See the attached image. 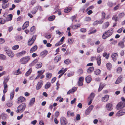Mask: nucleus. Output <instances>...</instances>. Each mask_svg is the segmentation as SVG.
<instances>
[{
	"instance_id": "1",
	"label": "nucleus",
	"mask_w": 125,
	"mask_h": 125,
	"mask_svg": "<svg viewBox=\"0 0 125 125\" xmlns=\"http://www.w3.org/2000/svg\"><path fill=\"white\" fill-rule=\"evenodd\" d=\"M4 50L6 53L10 57H13L14 56V54L12 51L7 47H5L4 48Z\"/></svg>"
},
{
	"instance_id": "2",
	"label": "nucleus",
	"mask_w": 125,
	"mask_h": 125,
	"mask_svg": "<svg viewBox=\"0 0 125 125\" xmlns=\"http://www.w3.org/2000/svg\"><path fill=\"white\" fill-rule=\"evenodd\" d=\"M30 59L29 56L24 57L20 59V62L21 64H25L27 63Z\"/></svg>"
},
{
	"instance_id": "3",
	"label": "nucleus",
	"mask_w": 125,
	"mask_h": 125,
	"mask_svg": "<svg viewBox=\"0 0 125 125\" xmlns=\"http://www.w3.org/2000/svg\"><path fill=\"white\" fill-rule=\"evenodd\" d=\"M112 33V30H109L104 33L102 36V38L104 39L111 35Z\"/></svg>"
},
{
	"instance_id": "4",
	"label": "nucleus",
	"mask_w": 125,
	"mask_h": 125,
	"mask_svg": "<svg viewBox=\"0 0 125 125\" xmlns=\"http://www.w3.org/2000/svg\"><path fill=\"white\" fill-rule=\"evenodd\" d=\"M26 107L25 104L23 103L21 104L17 107V112H22L25 109Z\"/></svg>"
},
{
	"instance_id": "5",
	"label": "nucleus",
	"mask_w": 125,
	"mask_h": 125,
	"mask_svg": "<svg viewBox=\"0 0 125 125\" xmlns=\"http://www.w3.org/2000/svg\"><path fill=\"white\" fill-rule=\"evenodd\" d=\"M125 106V104L124 103L121 102L119 103L117 105L116 108L117 110L123 108Z\"/></svg>"
},
{
	"instance_id": "6",
	"label": "nucleus",
	"mask_w": 125,
	"mask_h": 125,
	"mask_svg": "<svg viewBox=\"0 0 125 125\" xmlns=\"http://www.w3.org/2000/svg\"><path fill=\"white\" fill-rule=\"evenodd\" d=\"M8 0H4L2 1V8L5 9L8 7L9 6V3L7 2Z\"/></svg>"
},
{
	"instance_id": "7",
	"label": "nucleus",
	"mask_w": 125,
	"mask_h": 125,
	"mask_svg": "<svg viewBox=\"0 0 125 125\" xmlns=\"http://www.w3.org/2000/svg\"><path fill=\"white\" fill-rule=\"evenodd\" d=\"M60 122L61 125H66L68 123L66 118L63 117L60 118Z\"/></svg>"
},
{
	"instance_id": "8",
	"label": "nucleus",
	"mask_w": 125,
	"mask_h": 125,
	"mask_svg": "<svg viewBox=\"0 0 125 125\" xmlns=\"http://www.w3.org/2000/svg\"><path fill=\"white\" fill-rule=\"evenodd\" d=\"M44 70L38 71H37L38 75L37 77L35 78V79H37L39 78L40 76L42 75L45 72Z\"/></svg>"
},
{
	"instance_id": "9",
	"label": "nucleus",
	"mask_w": 125,
	"mask_h": 125,
	"mask_svg": "<svg viewBox=\"0 0 125 125\" xmlns=\"http://www.w3.org/2000/svg\"><path fill=\"white\" fill-rule=\"evenodd\" d=\"M25 98L22 96H20L18 98V103H20L24 102Z\"/></svg>"
},
{
	"instance_id": "10",
	"label": "nucleus",
	"mask_w": 125,
	"mask_h": 125,
	"mask_svg": "<svg viewBox=\"0 0 125 125\" xmlns=\"http://www.w3.org/2000/svg\"><path fill=\"white\" fill-rule=\"evenodd\" d=\"M43 83V82L42 81H39L36 87L37 90H38L41 88Z\"/></svg>"
},
{
	"instance_id": "11",
	"label": "nucleus",
	"mask_w": 125,
	"mask_h": 125,
	"mask_svg": "<svg viewBox=\"0 0 125 125\" xmlns=\"http://www.w3.org/2000/svg\"><path fill=\"white\" fill-rule=\"evenodd\" d=\"M125 114V112L124 110L119 111L116 114V115L117 116H120Z\"/></svg>"
},
{
	"instance_id": "12",
	"label": "nucleus",
	"mask_w": 125,
	"mask_h": 125,
	"mask_svg": "<svg viewBox=\"0 0 125 125\" xmlns=\"http://www.w3.org/2000/svg\"><path fill=\"white\" fill-rule=\"evenodd\" d=\"M13 17V15L12 14H10L8 15V17L6 18L5 20L6 21H10L12 20Z\"/></svg>"
},
{
	"instance_id": "13",
	"label": "nucleus",
	"mask_w": 125,
	"mask_h": 125,
	"mask_svg": "<svg viewBox=\"0 0 125 125\" xmlns=\"http://www.w3.org/2000/svg\"><path fill=\"white\" fill-rule=\"evenodd\" d=\"M106 107L109 111H111L113 109L112 105L110 103L106 105Z\"/></svg>"
},
{
	"instance_id": "14",
	"label": "nucleus",
	"mask_w": 125,
	"mask_h": 125,
	"mask_svg": "<svg viewBox=\"0 0 125 125\" xmlns=\"http://www.w3.org/2000/svg\"><path fill=\"white\" fill-rule=\"evenodd\" d=\"M26 53V52L25 51H23L17 53L16 55L17 56L20 57L24 55Z\"/></svg>"
},
{
	"instance_id": "15",
	"label": "nucleus",
	"mask_w": 125,
	"mask_h": 125,
	"mask_svg": "<svg viewBox=\"0 0 125 125\" xmlns=\"http://www.w3.org/2000/svg\"><path fill=\"white\" fill-rule=\"evenodd\" d=\"M109 96L107 95H106L103 97L102 98V100L104 102L107 101L108 99Z\"/></svg>"
},
{
	"instance_id": "16",
	"label": "nucleus",
	"mask_w": 125,
	"mask_h": 125,
	"mask_svg": "<svg viewBox=\"0 0 125 125\" xmlns=\"http://www.w3.org/2000/svg\"><path fill=\"white\" fill-rule=\"evenodd\" d=\"M117 54L116 53H113L112 55V57L113 60L115 61L116 60L117 57Z\"/></svg>"
},
{
	"instance_id": "17",
	"label": "nucleus",
	"mask_w": 125,
	"mask_h": 125,
	"mask_svg": "<svg viewBox=\"0 0 125 125\" xmlns=\"http://www.w3.org/2000/svg\"><path fill=\"white\" fill-rule=\"evenodd\" d=\"M29 23L28 21H26L23 24L22 26V29H24L28 27L29 25Z\"/></svg>"
},
{
	"instance_id": "18",
	"label": "nucleus",
	"mask_w": 125,
	"mask_h": 125,
	"mask_svg": "<svg viewBox=\"0 0 125 125\" xmlns=\"http://www.w3.org/2000/svg\"><path fill=\"white\" fill-rule=\"evenodd\" d=\"M46 74V79L48 80L50 79L51 78L52 75V73L49 72L47 73Z\"/></svg>"
},
{
	"instance_id": "19",
	"label": "nucleus",
	"mask_w": 125,
	"mask_h": 125,
	"mask_svg": "<svg viewBox=\"0 0 125 125\" xmlns=\"http://www.w3.org/2000/svg\"><path fill=\"white\" fill-rule=\"evenodd\" d=\"M80 26L81 25L80 24H77L76 25L71 26V27L73 29L75 30L77 29L78 28L80 27Z\"/></svg>"
},
{
	"instance_id": "20",
	"label": "nucleus",
	"mask_w": 125,
	"mask_h": 125,
	"mask_svg": "<svg viewBox=\"0 0 125 125\" xmlns=\"http://www.w3.org/2000/svg\"><path fill=\"white\" fill-rule=\"evenodd\" d=\"M85 80L87 83H89L91 80V78L90 76H88L85 78Z\"/></svg>"
},
{
	"instance_id": "21",
	"label": "nucleus",
	"mask_w": 125,
	"mask_h": 125,
	"mask_svg": "<svg viewBox=\"0 0 125 125\" xmlns=\"http://www.w3.org/2000/svg\"><path fill=\"white\" fill-rule=\"evenodd\" d=\"M109 23L108 22H107L104 23L103 25L102 28L103 29H105L107 28L108 26H109Z\"/></svg>"
},
{
	"instance_id": "22",
	"label": "nucleus",
	"mask_w": 125,
	"mask_h": 125,
	"mask_svg": "<svg viewBox=\"0 0 125 125\" xmlns=\"http://www.w3.org/2000/svg\"><path fill=\"white\" fill-rule=\"evenodd\" d=\"M118 47L121 48H123L125 46L124 42L121 41L120 42L118 43Z\"/></svg>"
},
{
	"instance_id": "23",
	"label": "nucleus",
	"mask_w": 125,
	"mask_h": 125,
	"mask_svg": "<svg viewBox=\"0 0 125 125\" xmlns=\"http://www.w3.org/2000/svg\"><path fill=\"white\" fill-rule=\"evenodd\" d=\"M96 60L97 64L99 66L101 62V59L100 57V56H97Z\"/></svg>"
},
{
	"instance_id": "24",
	"label": "nucleus",
	"mask_w": 125,
	"mask_h": 125,
	"mask_svg": "<svg viewBox=\"0 0 125 125\" xmlns=\"http://www.w3.org/2000/svg\"><path fill=\"white\" fill-rule=\"evenodd\" d=\"M42 64L41 62H38L36 65L35 67L37 69L40 68L42 66Z\"/></svg>"
},
{
	"instance_id": "25",
	"label": "nucleus",
	"mask_w": 125,
	"mask_h": 125,
	"mask_svg": "<svg viewBox=\"0 0 125 125\" xmlns=\"http://www.w3.org/2000/svg\"><path fill=\"white\" fill-rule=\"evenodd\" d=\"M77 89L76 87L75 88H73L71 90H69L67 92V94H70L71 93H72L75 91Z\"/></svg>"
},
{
	"instance_id": "26",
	"label": "nucleus",
	"mask_w": 125,
	"mask_h": 125,
	"mask_svg": "<svg viewBox=\"0 0 125 125\" xmlns=\"http://www.w3.org/2000/svg\"><path fill=\"white\" fill-rule=\"evenodd\" d=\"M21 72L20 71V69H18L16 71L14 72L13 73V74L14 75H18L21 74Z\"/></svg>"
},
{
	"instance_id": "27",
	"label": "nucleus",
	"mask_w": 125,
	"mask_h": 125,
	"mask_svg": "<svg viewBox=\"0 0 125 125\" xmlns=\"http://www.w3.org/2000/svg\"><path fill=\"white\" fill-rule=\"evenodd\" d=\"M94 69V67H90L88 69L87 72L89 73H91L93 71Z\"/></svg>"
},
{
	"instance_id": "28",
	"label": "nucleus",
	"mask_w": 125,
	"mask_h": 125,
	"mask_svg": "<svg viewBox=\"0 0 125 125\" xmlns=\"http://www.w3.org/2000/svg\"><path fill=\"white\" fill-rule=\"evenodd\" d=\"M122 77L121 76H120L119 77L117 80L116 81L115 83L116 84H118L120 83L121 82V81L122 80Z\"/></svg>"
},
{
	"instance_id": "29",
	"label": "nucleus",
	"mask_w": 125,
	"mask_h": 125,
	"mask_svg": "<svg viewBox=\"0 0 125 125\" xmlns=\"http://www.w3.org/2000/svg\"><path fill=\"white\" fill-rule=\"evenodd\" d=\"M71 10V7H68L64 9V12L65 13H68Z\"/></svg>"
},
{
	"instance_id": "30",
	"label": "nucleus",
	"mask_w": 125,
	"mask_h": 125,
	"mask_svg": "<svg viewBox=\"0 0 125 125\" xmlns=\"http://www.w3.org/2000/svg\"><path fill=\"white\" fill-rule=\"evenodd\" d=\"M68 43L70 44H72L74 41V40L73 38H70L68 39Z\"/></svg>"
},
{
	"instance_id": "31",
	"label": "nucleus",
	"mask_w": 125,
	"mask_h": 125,
	"mask_svg": "<svg viewBox=\"0 0 125 125\" xmlns=\"http://www.w3.org/2000/svg\"><path fill=\"white\" fill-rule=\"evenodd\" d=\"M47 52L46 51H44L42 52L41 53V56L42 57H44L47 54Z\"/></svg>"
},
{
	"instance_id": "32",
	"label": "nucleus",
	"mask_w": 125,
	"mask_h": 125,
	"mask_svg": "<svg viewBox=\"0 0 125 125\" xmlns=\"http://www.w3.org/2000/svg\"><path fill=\"white\" fill-rule=\"evenodd\" d=\"M61 55H58L55 58V61L56 62H57L60 60L61 59Z\"/></svg>"
},
{
	"instance_id": "33",
	"label": "nucleus",
	"mask_w": 125,
	"mask_h": 125,
	"mask_svg": "<svg viewBox=\"0 0 125 125\" xmlns=\"http://www.w3.org/2000/svg\"><path fill=\"white\" fill-rule=\"evenodd\" d=\"M94 94L93 93H92L89 97H88V99H91L93 100L94 97Z\"/></svg>"
},
{
	"instance_id": "34",
	"label": "nucleus",
	"mask_w": 125,
	"mask_h": 125,
	"mask_svg": "<svg viewBox=\"0 0 125 125\" xmlns=\"http://www.w3.org/2000/svg\"><path fill=\"white\" fill-rule=\"evenodd\" d=\"M6 59V56L4 54H0V59L5 60Z\"/></svg>"
},
{
	"instance_id": "35",
	"label": "nucleus",
	"mask_w": 125,
	"mask_h": 125,
	"mask_svg": "<svg viewBox=\"0 0 125 125\" xmlns=\"http://www.w3.org/2000/svg\"><path fill=\"white\" fill-rule=\"evenodd\" d=\"M106 65L107 69L109 70H110L112 67V65L109 62L107 63Z\"/></svg>"
},
{
	"instance_id": "36",
	"label": "nucleus",
	"mask_w": 125,
	"mask_h": 125,
	"mask_svg": "<svg viewBox=\"0 0 125 125\" xmlns=\"http://www.w3.org/2000/svg\"><path fill=\"white\" fill-rule=\"evenodd\" d=\"M67 116H74L73 113H71L70 111H68L67 112Z\"/></svg>"
},
{
	"instance_id": "37",
	"label": "nucleus",
	"mask_w": 125,
	"mask_h": 125,
	"mask_svg": "<svg viewBox=\"0 0 125 125\" xmlns=\"http://www.w3.org/2000/svg\"><path fill=\"white\" fill-rule=\"evenodd\" d=\"M38 10V8L37 7H35L33 9L32 14H35L37 12Z\"/></svg>"
},
{
	"instance_id": "38",
	"label": "nucleus",
	"mask_w": 125,
	"mask_h": 125,
	"mask_svg": "<svg viewBox=\"0 0 125 125\" xmlns=\"http://www.w3.org/2000/svg\"><path fill=\"white\" fill-rule=\"evenodd\" d=\"M103 47H99L97 48V52L98 53L100 52L103 50Z\"/></svg>"
},
{
	"instance_id": "39",
	"label": "nucleus",
	"mask_w": 125,
	"mask_h": 125,
	"mask_svg": "<svg viewBox=\"0 0 125 125\" xmlns=\"http://www.w3.org/2000/svg\"><path fill=\"white\" fill-rule=\"evenodd\" d=\"M13 102L11 101L8 102L7 103V105L9 107H10L12 106L13 105Z\"/></svg>"
},
{
	"instance_id": "40",
	"label": "nucleus",
	"mask_w": 125,
	"mask_h": 125,
	"mask_svg": "<svg viewBox=\"0 0 125 125\" xmlns=\"http://www.w3.org/2000/svg\"><path fill=\"white\" fill-rule=\"evenodd\" d=\"M5 22V20L2 18H0V24H3Z\"/></svg>"
},
{
	"instance_id": "41",
	"label": "nucleus",
	"mask_w": 125,
	"mask_h": 125,
	"mask_svg": "<svg viewBox=\"0 0 125 125\" xmlns=\"http://www.w3.org/2000/svg\"><path fill=\"white\" fill-rule=\"evenodd\" d=\"M31 73V69H30L28 71L26 72L25 75L26 76H28Z\"/></svg>"
},
{
	"instance_id": "42",
	"label": "nucleus",
	"mask_w": 125,
	"mask_h": 125,
	"mask_svg": "<svg viewBox=\"0 0 125 125\" xmlns=\"http://www.w3.org/2000/svg\"><path fill=\"white\" fill-rule=\"evenodd\" d=\"M55 16L52 15L49 17L48 19L49 21H53L55 18Z\"/></svg>"
},
{
	"instance_id": "43",
	"label": "nucleus",
	"mask_w": 125,
	"mask_h": 125,
	"mask_svg": "<svg viewBox=\"0 0 125 125\" xmlns=\"http://www.w3.org/2000/svg\"><path fill=\"white\" fill-rule=\"evenodd\" d=\"M37 45H35L32 47V52H35L36 50L37 49Z\"/></svg>"
},
{
	"instance_id": "44",
	"label": "nucleus",
	"mask_w": 125,
	"mask_h": 125,
	"mask_svg": "<svg viewBox=\"0 0 125 125\" xmlns=\"http://www.w3.org/2000/svg\"><path fill=\"white\" fill-rule=\"evenodd\" d=\"M51 83H47L45 86V88L46 89H47L51 86Z\"/></svg>"
},
{
	"instance_id": "45",
	"label": "nucleus",
	"mask_w": 125,
	"mask_h": 125,
	"mask_svg": "<svg viewBox=\"0 0 125 125\" xmlns=\"http://www.w3.org/2000/svg\"><path fill=\"white\" fill-rule=\"evenodd\" d=\"M37 37V35H33L32 37V44L34 42Z\"/></svg>"
},
{
	"instance_id": "46",
	"label": "nucleus",
	"mask_w": 125,
	"mask_h": 125,
	"mask_svg": "<svg viewBox=\"0 0 125 125\" xmlns=\"http://www.w3.org/2000/svg\"><path fill=\"white\" fill-rule=\"evenodd\" d=\"M112 19L115 21H118V17L116 15H114L113 16L112 18Z\"/></svg>"
},
{
	"instance_id": "47",
	"label": "nucleus",
	"mask_w": 125,
	"mask_h": 125,
	"mask_svg": "<svg viewBox=\"0 0 125 125\" xmlns=\"http://www.w3.org/2000/svg\"><path fill=\"white\" fill-rule=\"evenodd\" d=\"M9 79V78L7 77L6 78L4 79V80L3 83H6Z\"/></svg>"
},
{
	"instance_id": "48",
	"label": "nucleus",
	"mask_w": 125,
	"mask_h": 125,
	"mask_svg": "<svg viewBox=\"0 0 125 125\" xmlns=\"http://www.w3.org/2000/svg\"><path fill=\"white\" fill-rule=\"evenodd\" d=\"M101 72V71L99 69H97L94 72L95 74L97 75H99Z\"/></svg>"
},
{
	"instance_id": "49",
	"label": "nucleus",
	"mask_w": 125,
	"mask_h": 125,
	"mask_svg": "<svg viewBox=\"0 0 125 125\" xmlns=\"http://www.w3.org/2000/svg\"><path fill=\"white\" fill-rule=\"evenodd\" d=\"M109 54H107V53L104 52L103 53V56L105 57V58L106 59H108L109 56Z\"/></svg>"
},
{
	"instance_id": "50",
	"label": "nucleus",
	"mask_w": 125,
	"mask_h": 125,
	"mask_svg": "<svg viewBox=\"0 0 125 125\" xmlns=\"http://www.w3.org/2000/svg\"><path fill=\"white\" fill-rule=\"evenodd\" d=\"M57 101L59 100L60 102H62L63 101V98H62L61 97H58L56 99Z\"/></svg>"
},
{
	"instance_id": "51",
	"label": "nucleus",
	"mask_w": 125,
	"mask_h": 125,
	"mask_svg": "<svg viewBox=\"0 0 125 125\" xmlns=\"http://www.w3.org/2000/svg\"><path fill=\"white\" fill-rule=\"evenodd\" d=\"M107 5L108 6L111 7L113 6L114 4L112 2L109 1L107 3Z\"/></svg>"
},
{
	"instance_id": "52",
	"label": "nucleus",
	"mask_w": 125,
	"mask_h": 125,
	"mask_svg": "<svg viewBox=\"0 0 125 125\" xmlns=\"http://www.w3.org/2000/svg\"><path fill=\"white\" fill-rule=\"evenodd\" d=\"M71 62V61L68 59H67L64 61V63L66 64H68Z\"/></svg>"
},
{
	"instance_id": "53",
	"label": "nucleus",
	"mask_w": 125,
	"mask_h": 125,
	"mask_svg": "<svg viewBox=\"0 0 125 125\" xmlns=\"http://www.w3.org/2000/svg\"><path fill=\"white\" fill-rule=\"evenodd\" d=\"M19 48V46L18 45H16L13 46L12 49L13 50H16L18 49Z\"/></svg>"
},
{
	"instance_id": "54",
	"label": "nucleus",
	"mask_w": 125,
	"mask_h": 125,
	"mask_svg": "<svg viewBox=\"0 0 125 125\" xmlns=\"http://www.w3.org/2000/svg\"><path fill=\"white\" fill-rule=\"evenodd\" d=\"M1 116L2 118L3 119H5L6 118V115L4 113L1 114Z\"/></svg>"
},
{
	"instance_id": "55",
	"label": "nucleus",
	"mask_w": 125,
	"mask_h": 125,
	"mask_svg": "<svg viewBox=\"0 0 125 125\" xmlns=\"http://www.w3.org/2000/svg\"><path fill=\"white\" fill-rule=\"evenodd\" d=\"M14 91L12 92L10 94V98L11 100L12 99L14 96Z\"/></svg>"
},
{
	"instance_id": "56",
	"label": "nucleus",
	"mask_w": 125,
	"mask_h": 125,
	"mask_svg": "<svg viewBox=\"0 0 125 125\" xmlns=\"http://www.w3.org/2000/svg\"><path fill=\"white\" fill-rule=\"evenodd\" d=\"M103 85L100 84L98 90L99 92L103 88Z\"/></svg>"
},
{
	"instance_id": "57",
	"label": "nucleus",
	"mask_w": 125,
	"mask_h": 125,
	"mask_svg": "<svg viewBox=\"0 0 125 125\" xmlns=\"http://www.w3.org/2000/svg\"><path fill=\"white\" fill-rule=\"evenodd\" d=\"M91 20V18L89 17H86L85 19V21H90Z\"/></svg>"
},
{
	"instance_id": "58",
	"label": "nucleus",
	"mask_w": 125,
	"mask_h": 125,
	"mask_svg": "<svg viewBox=\"0 0 125 125\" xmlns=\"http://www.w3.org/2000/svg\"><path fill=\"white\" fill-rule=\"evenodd\" d=\"M94 108V106L93 105H91L87 109L91 111Z\"/></svg>"
},
{
	"instance_id": "59",
	"label": "nucleus",
	"mask_w": 125,
	"mask_h": 125,
	"mask_svg": "<svg viewBox=\"0 0 125 125\" xmlns=\"http://www.w3.org/2000/svg\"><path fill=\"white\" fill-rule=\"evenodd\" d=\"M125 15V14L124 13L122 12L120 13L119 15V18H122Z\"/></svg>"
},
{
	"instance_id": "60",
	"label": "nucleus",
	"mask_w": 125,
	"mask_h": 125,
	"mask_svg": "<svg viewBox=\"0 0 125 125\" xmlns=\"http://www.w3.org/2000/svg\"><path fill=\"white\" fill-rule=\"evenodd\" d=\"M5 42V40L3 38H0V44H2Z\"/></svg>"
},
{
	"instance_id": "61",
	"label": "nucleus",
	"mask_w": 125,
	"mask_h": 125,
	"mask_svg": "<svg viewBox=\"0 0 125 125\" xmlns=\"http://www.w3.org/2000/svg\"><path fill=\"white\" fill-rule=\"evenodd\" d=\"M38 60L37 59H35L32 62V65H33L35 64L38 62Z\"/></svg>"
},
{
	"instance_id": "62",
	"label": "nucleus",
	"mask_w": 125,
	"mask_h": 125,
	"mask_svg": "<svg viewBox=\"0 0 125 125\" xmlns=\"http://www.w3.org/2000/svg\"><path fill=\"white\" fill-rule=\"evenodd\" d=\"M74 74V73L73 72H70L67 74V76L68 77L71 76Z\"/></svg>"
},
{
	"instance_id": "63",
	"label": "nucleus",
	"mask_w": 125,
	"mask_h": 125,
	"mask_svg": "<svg viewBox=\"0 0 125 125\" xmlns=\"http://www.w3.org/2000/svg\"><path fill=\"white\" fill-rule=\"evenodd\" d=\"M124 29V28L123 27L120 28L117 31V32L119 33H121Z\"/></svg>"
},
{
	"instance_id": "64",
	"label": "nucleus",
	"mask_w": 125,
	"mask_h": 125,
	"mask_svg": "<svg viewBox=\"0 0 125 125\" xmlns=\"http://www.w3.org/2000/svg\"><path fill=\"white\" fill-rule=\"evenodd\" d=\"M78 73L79 74H82L83 73V70L82 69H79L78 71Z\"/></svg>"
}]
</instances>
